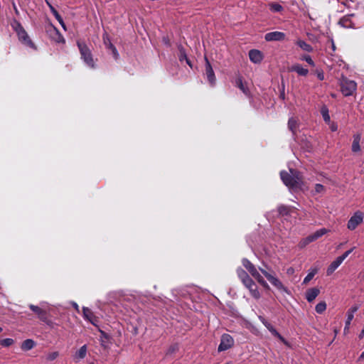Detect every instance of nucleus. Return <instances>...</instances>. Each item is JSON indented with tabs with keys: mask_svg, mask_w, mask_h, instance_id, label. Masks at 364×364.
<instances>
[{
	"mask_svg": "<svg viewBox=\"0 0 364 364\" xmlns=\"http://www.w3.org/2000/svg\"><path fill=\"white\" fill-rule=\"evenodd\" d=\"M280 175L284 183L291 189H301L304 184L303 176L297 170L290 168L282 171Z\"/></svg>",
	"mask_w": 364,
	"mask_h": 364,
	"instance_id": "1",
	"label": "nucleus"
},
{
	"mask_svg": "<svg viewBox=\"0 0 364 364\" xmlns=\"http://www.w3.org/2000/svg\"><path fill=\"white\" fill-rule=\"evenodd\" d=\"M329 232H330V230L326 228L319 229V230H316V232H314V233L309 235V236L301 239L298 243V247L300 249L305 248L311 242L316 240L317 239H318L319 237H322L323 235L328 233Z\"/></svg>",
	"mask_w": 364,
	"mask_h": 364,
	"instance_id": "2",
	"label": "nucleus"
},
{
	"mask_svg": "<svg viewBox=\"0 0 364 364\" xmlns=\"http://www.w3.org/2000/svg\"><path fill=\"white\" fill-rule=\"evenodd\" d=\"M364 220V213L360 210L355 211L347 222L346 228L349 231L355 230Z\"/></svg>",
	"mask_w": 364,
	"mask_h": 364,
	"instance_id": "3",
	"label": "nucleus"
},
{
	"mask_svg": "<svg viewBox=\"0 0 364 364\" xmlns=\"http://www.w3.org/2000/svg\"><path fill=\"white\" fill-rule=\"evenodd\" d=\"M244 266L262 287L267 289H269L267 283L264 280L253 264H252L249 261L245 260L244 262Z\"/></svg>",
	"mask_w": 364,
	"mask_h": 364,
	"instance_id": "4",
	"label": "nucleus"
},
{
	"mask_svg": "<svg viewBox=\"0 0 364 364\" xmlns=\"http://www.w3.org/2000/svg\"><path fill=\"white\" fill-rule=\"evenodd\" d=\"M341 92L346 96H350L356 90V83L354 81L343 78L341 83Z\"/></svg>",
	"mask_w": 364,
	"mask_h": 364,
	"instance_id": "5",
	"label": "nucleus"
},
{
	"mask_svg": "<svg viewBox=\"0 0 364 364\" xmlns=\"http://www.w3.org/2000/svg\"><path fill=\"white\" fill-rule=\"evenodd\" d=\"M262 272L264 275V277L271 282V284L273 286H274L277 289L285 292L286 294H289L288 289L282 284V282L278 278L268 273L265 270H262Z\"/></svg>",
	"mask_w": 364,
	"mask_h": 364,
	"instance_id": "6",
	"label": "nucleus"
},
{
	"mask_svg": "<svg viewBox=\"0 0 364 364\" xmlns=\"http://www.w3.org/2000/svg\"><path fill=\"white\" fill-rule=\"evenodd\" d=\"M234 346V339L229 334H223L221 337L220 343L218 346V352L227 350Z\"/></svg>",
	"mask_w": 364,
	"mask_h": 364,
	"instance_id": "7",
	"label": "nucleus"
},
{
	"mask_svg": "<svg viewBox=\"0 0 364 364\" xmlns=\"http://www.w3.org/2000/svg\"><path fill=\"white\" fill-rule=\"evenodd\" d=\"M250 60L255 64H260L264 58V53L258 49H252L248 53Z\"/></svg>",
	"mask_w": 364,
	"mask_h": 364,
	"instance_id": "8",
	"label": "nucleus"
},
{
	"mask_svg": "<svg viewBox=\"0 0 364 364\" xmlns=\"http://www.w3.org/2000/svg\"><path fill=\"white\" fill-rule=\"evenodd\" d=\"M15 29L21 41H22L24 43L30 46H33V44L32 41L30 40L27 33L19 23H16Z\"/></svg>",
	"mask_w": 364,
	"mask_h": 364,
	"instance_id": "9",
	"label": "nucleus"
},
{
	"mask_svg": "<svg viewBox=\"0 0 364 364\" xmlns=\"http://www.w3.org/2000/svg\"><path fill=\"white\" fill-rule=\"evenodd\" d=\"M243 282L245 286L250 289L252 295L255 298L259 299L260 297V294L257 289V285L247 275H246V277L243 279Z\"/></svg>",
	"mask_w": 364,
	"mask_h": 364,
	"instance_id": "10",
	"label": "nucleus"
},
{
	"mask_svg": "<svg viewBox=\"0 0 364 364\" xmlns=\"http://www.w3.org/2000/svg\"><path fill=\"white\" fill-rule=\"evenodd\" d=\"M262 323L266 328L276 337H277L284 345L289 346V343L284 339V338L272 326L271 323L267 321L264 318L259 317Z\"/></svg>",
	"mask_w": 364,
	"mask_h": 364,
	"instance_id": "11",
	"label": "nucleus"
},
{
	"mask_svg": "<svg viewBox=\"0 0 364 364\" xmlns=\"http://www.w3.org/2000/svg\"><path fill=\"white\" fill-rule=\"evenodd\" d=\"M286 35L283 32L280 31H274L267 33L264 36V39L267 42L270 41H282L285 39Z\"/></svg>",
	"mask_w": 364,
	"mask_h": 364,
	"instance_id": "12",
	"label": "nucleus"
},
{
	"mask_svg": "<svg viewBox=\"0 0 364 364\" xmlns=\"http://www.w3.org/2000/svg\"><path fill=\"white\" fill-rule=\"evenodd\" d=\"M205 70H206V74H207L208 79L211 84H214L215 81V73H214V71L211 66V64L206 57L205 58Z\"/></svg>",
	"mask_w": 364,
	"mask_h": 364,
	"instance_id": "13",
	"label": "nucleus"
},
{
	"mask_svg": "<svg viewBox=\"0 0 364 364\" xmlns=\"http://www.w3.org/2000/svg\"><path fill=\"white\" fill-rule=\"evenodd\" d=\"M320 290L317 287L309 289L305 294L306 299L309 302L313 301L319 294Z\"/></svg>",
	"mask_w": 364,
	"mask_h": 364,
	"instance_id": "14",
	"label": "nucleus"
},
{
	"mask_svg": "<svg viewBox=\"0 0 364 364\" xmlns=\"http://www.w3.org/2000/svg\"><path fill=\"white\" fill-rule=\"evenodd\" d=\"M361 139L360 134H356L353 135V139L352 142L351 149L354 153H358L361 151L360 141Z\"/></svg>",
	"mask_w": 364,
	"mask_h": 364,
	"instance_id": "15",
	"label": "nucleus"
},
{
	"mask_svg": "<svg viewBox=\"0 0 364 364\" xmlns=\"http://www.w3.org/2000/svg\"><path fill=\"white\" fill-rule=\"evenodd\" d=\"M343 262L342 258L338 257L334 261H333L328 267L326 274L328 276L331 275L335 270L341 265Z\"/></svg>",
	"mask_w": 364,
	"mask_h": 364,
	"instance_id": "16",
	"label": "nucleus"
},
{
	"mask_svg": "<svg viewBox=\"0 0 364 364\" xmlns=\"http://www.w3.org/2000/svg\"><path fill=\"white\" fill-rule=\"evenodd\" d=\"M30 308L32 311H33L35 313H36L41 319H42L43 321H45L48 325L50 326L52 324V321L46 320V312L43 309H41L40 307L34 305H31Z\"/></svg>",
	"mask_w": 364,
	"mask_h": 364,
	"instance_id": "17",
	"label": "nucleus"
},
{
	"mask_svg": "<svg viewBox=\"0 0 364 364\" xmlns=\"http://www.w3.org/2000/svg\"><path fill=\"white\" fill-rule=\"evenodd\" d=\"M79 46L81 54L84 57L85 60L87 62V64L92 67L94 65L93 60L89 50L85 46H81L80 45H79Z\"/></svg>",
	"mask_w": 364,
	"mask_h": 364,
	"instance_id": "18",
	"label": "nucleus"
},
{
	"mask_svg": "<svg viewBox=\"0 0 364 364\" xmlns=\"http://www.w3.org/2000/svg\"><path fill=\"white\" fill-rule=\"evenodd\" d=\"M291 71L296 72L299 75L306 76L309 73V70L299 64L292 65L290 69Z\"/></svg>",
	"mask_w": 364,
	"mask_h": 364,
	"instance_id": "19",
	"label": "nucleus"
},
{
	"mask_svg": "<svg viewBox=\"0 0 364 364\" xmlns=\"http://www.w3.org/2000/svg\"><path fill=\"white\" fill-rule=\"evenodd\" d=\"M35 345L36 343L33 340L26 339L21 343V348L23 350L27 351L31 350L35 346Z\"/></svg>",
	"mask_w": 364,
	"mask_h": 364,
	"instance_id": "20",
	"label": "nucleus"
},
{
	"mask_svg": "<svg viewBox=\"0 0 364 364\" xmlns=\"http://www.w3.org/2000/svg\"><path fill=\"white\" fill-rule=\"evenodd\" d=\"M296 44L301 49L304 51L311 52L313 50L312 47L309 44L306 43L304 41L298 40L296 41Z\"/></svg>",
	"mask_w": 364,
	"mask_h": 364,
	"instance_id": "21",
	"label": "nucleus"
},
{
	"mask_svg": "<svg viewBox=\"0 0 364 364\" xmlns=\"http://www.w3.org/2000/svg\"><path fill=\"white\" fill-rule=\"evenodd\" d=\"M321 113L322 114V117L326 122L329 123L331 118L330 115L328 114V109L326 105L322 106L321 109Z\"/></svg>",
	"mask_w": 364,
	"mask_h": 364,
	"instance_id": "22",
	"label": "nucleus"
},
{
	"mask_svg": "<svg viewBox=\"0 0 364 364\" xmlns=\"http://www.w3.org/2000/svg\"><path fill=\"white\" fill-rule=\"evenodd\" d=\"M60 356V353L58 351H51L46 354V360L48 362H52L58 359Z\"/></svg>",
	"mask_w": 364,
	"mask_h": 364,
	"instance_id": "23",
	"label": "nucleus"
},
{
	"mask_svg": "<svg viewBox=\"0 0 364 364\" xmlns=\"http://www.w3.org/2000/svg\"><path fill=\"white\" fill-rule=\"evenodd\" d=\"M317 272L318 269L316 268L312 269L311 272L304 279L303 284H307L313 279V277L317 273Z\"/></svg>",
	"mask_w": 364,
	"mask_h": 364,
	"instance_id": "24",
	"label": "nucleus"
},
{
	"mask_svg": "<svg viewBox=\"0 0 364 364\" xmlns=\"http://www.w3.org/2000/svg\"><path fill=\"white\" fill-rule=\"evenodd\" d=\"M298 126L297 120L295 118H290L288 121V127L292 132H294L295 129Z\"/></svg>",
	"mask_w": 364,
	"mask_h": 364,
	"instance_id": "25",
	"label": "nucleus"
},
{
	"mask_svg": "<svg viewBox=\"0 0 364 364\" xmlns=\"http://www.w3.org/2000/svg\"><path fill=\"white\" fill-rule=\"evenodd\" d=\"M87 353V347L86 346H82L77 352L76 357L79 359H82L85 357Z\"/></svg>",
	"mask_w": 364,
	"mask_h": 364,
	"instance_id": "26",
	"label": "nucleus"
},
{
	"mask_svg": "<svg viewBox=\"0 0 364 364\" xmlns=\"http://www.w3.org/2000/svg\"><path fill=\"white\" fill-rule=\"evenodd\" d=\"M326 309V304L324 301L319 302L316 306V311L318 314L323 313Z\"/></svg>",
	"mask_w": 364,
	"mask_h": 364,
	"instance_id": "27",
	"label": "nucleus"
},
{
	"mask_svg": "<svg viewBox=\"0 0 364 364\" xmlns=\"http://www.w3.org/2000/svg\"><path fill=\"white\" fill-rule=\"evenodd\" d=\"M278 211L282 216L288 215L290 213V208L289 207L282 205L279 208Z\"/></svg>",
	"mask_w": 364,
	"mask_h": 364,
	"instance_id": "28",
	"label": "nucleus"
},
{
	"mask_svg": "<svg viewBox=\"0 0 364 364\" xmlns=\"http://www.w3.org/2000/svg\"><path fill=\"white\" fill-rule=\"evenodd\" d=\"M314 191L316 194L323 193L326 191V188L321 183H316L314 186Z\"/></svg>",
	"mask_w": 364,
	"mask_h": 364,
	"instance_id": "29",
	"label": "nucleus"
},
{
	"mask_svg": "<svg viewBox=\"0 0 364 364\" xmlns=\"http://www.w3.org/2000/svg\"><path fill=\"white\" fill-rule=\"evenodd\" d=\"M0 344L3 346L9 347L14 344V340L11 338H5L0 341Z\"/></svg>",
	"mask_w": 364,
	"mask_h": 364,
	"instance_id": "30",
	"label": "nucleus"
},
{
	"mask_svg": "<svg viewBox=\"0 0 364 364\" xmlns=\"http://www.w3.org/2000/svg\"><path fill=\"white\" fill-rule=\"evenodd\" d=\"M270 9L271 10L277 12H280L282 11L283 8L282 6L277 3L271 4H270Z\"/></svg>",
	"mask_w": 364,
	"mask_h": 364,
	"instance_id": "31",
	"label": "nucleus"
},
{
	"mask_svg": "<svg viewBox=\"0 0 364 364\" xmlns=\"http://www.w3.org/2000/svg\"><path fill=\"white\" fill-rule=\"evenodd\" d=\"M53 15L55 16V17L56 18V19L58 20V21L60 23V25L62 26V27L63 28L64 30H66V26L63 22V18H61V16L59 15L58 12L56 11H55L54 13H53Z\"/></svg>",
	"mask_w": 364,
	"mask_h": 364,
	"instance_id": "32",
	"label": "nucleus"
},
{
	"mask_svg": "<svg viewBox=\"0 0 364 364\" xmlns=\"http://www.w3.org/2000/svg\"><path fill=\"white\" fill-rule=\"evenodd\" d=\"M237 84L238 85V87H240V89L245 93H246L247 90H246V88L243 85V82L242 81V79L241 78H238L237 80Z\"/></svg>",
	"mask_w": 364,
	"mask_h": 364,
	"instance_id": "33",
	"label": "nucleus"
},
{
	"mask_svg": "<svg viewBox=\"0 0 364 364\" xmlns=\"http://www.w3.org/2000/svg\"><path fill=\"white\" fill-rule=\"evenodd\" d=\"M179 60L181 61L185 60H188V57L184 51V50L183 48H181L180 49V56H179Z\"/></svg>",
	"mask_w": 364,
	"mask_h": 364,
	"instance_id": "34",
	"label": "nucleus"
},
{
	"mask_svg": "<svg viewBox=\"0 0 364 364\" xmlns=\"http://www.w3.org/2000/svg\"><path fill=\"white\" fill-rule=\"evenodd\" d=\"M302 59L306 60L312 67L315 66L314 61L312 60L311 58L309 55H304L302 57Z\"/></svg>",
	"mask_w": 364,
	"mask_h": 364,
	"instance_id": "35",
	"label": "nucleus"
},
{
	"mask_svg": "<svg viewBox=\"0 0 364 364\" xmlns=\"http://www.w3.org/2000/svg\"><path fill=\"white\" fill-rule=\"evenodd\" d=\"M353 250V248L345 252L342 255L339 256V257L342 258V260L343 261L352 252Z\"/></svg>",
	"mask_w": 364,
	"mask_h": 364,
	"instance_id": "36",
	"label": "nucleus"
},
{
	"mask_svg": "<svg viewBox=\"0 0 364 364\" xmlns=\"http://www.w3.org/2000/svg\"><path fill=\"white\" fill-rule=\"evenodd\" d=\"M353 311L348 314V319L346 321V326L345 329H346L348 328V326H349V324H350L351 320L353 319Z\"/></svg>",
	"mask_w": 364,
	"mask_h": 364,
	"instance_id": "37",
	"label": "nucleus"
},
{
	"mask_svg": "<svg viewBox=\"0 0 364 364\" xmlns=\"http://www.w3.org/2000/svg\"><path fill=\"white\" fill-rule=\"evenodd\" d=\"M83 314L84 316L89 320H90V315L91 314V312L89 309L87 308H83Z\"/></svg>",
	"mask_w": 364,
	"mask_h": 364,
	"instance_id": "38",
	"label": "nucleus"
},
{
	"mask_svg": "<svg viewBox=\"0 0 364 364\" xmlns=\"http://www.w3.org/2000/svg\"><path fill=\"white\" fill-rule=\"evenodd\" d=\"M295 273V269L292 267H289L287 269V274L289 276L293 275Z\"/></svg>",
	"mask_w": 364,
	"mask_h": 364,
	"instance_id": "39",
	"label": "nucleus"
},
{
	"mask_svg": "<svg viewBox=\"0 0 364 364\" xmlns=\"http://www.w3.org/2000/svg\"><path fill=\"white\" fill-rule=\"evenodd\" d=\"M317 77L321 80H323L324 79L323 73L322 72H320V71L317 72Z\"/></svg>",
	"mask_w": 364,
	"mask_h": 364,
	"instance_id": "40",
	"label": "nucleus"
},
{
	"mask_svg": "<svg viewBox=\"0 0 364 364\" xmlns=\"http://www.w3.org/2000/svg\"><path fill=\"white\" fill-rule=\"evenodd\" d=\"M337 129H338V127H337V125L336 124H331V131L335 132V131L337 130Z\"/></svg>",
	"mask_w": 364,
	"mask_h": 364,
	"instance_id": "41",
	"label": "nucleus"
},
{
	"mask_svg": "<svg viewBox=\"0 0 364 364\" xmlns=\"http://www.w3.org/2000/svg\"><path fill=\"white\" fill-rule=\"evenodd\" d=\"M47 4H48V6L50 7L52 13H54L55 11H56V9L48 1H47Z\"/></svg>",
	"mask_w": 364,
	"mask_h": 364,
	"instance_id": "42",
	"label": "nucleus"
},
{
	"mask_svg": "<svg viewBox=\"0 0 364 364\" xmlns=\"http://www.w3.org/2000/svg\"><path fill=\"white\" fill-rule=\"evenodd\" d=\"M47 4H48V6L50 7L52 13H54L55 11H56V9L48 1H47Z\"/></svg>",
	"mask_w": 364,
	"mask_h": 364,
	"instance_id": "43",
	"label": "nucleus"
},
{
	"mask_svg": "<svg viewBox=\"0 0 364 364\" xmlns=\"http://www.w3.org/2000/svg\"><path fill=\"white\" fill-rule=\"evenodd\" d=\"M57 41L58 42H62V43L65 42L64 38L61 36H59V38H58V39Z\"/></svg>",
	"mask_w": 364,
	"mask_h": 364,
	"instance_id": "44",
	"label": "nucleus"
},
{
	"mask_svg": "<svg viewBox=\"0 0 364 364\" xmlns=\"http://www.w3.org/2000/svg\"><path fill=\"white\" fill-rule=\"evenodd\" d=\"M100 333H102V335L105 337V338H107V335L102 331H100Z\"/></svg>",
	"mask_w": 364,
	"mask_h": 364,
	"instance_id": "45",
	"label": "nucleus"
},
{
	"mask_svg": "<svg viewBox=\"0 0 364 364\" xmlns=\"http://www.w3.org/2000/svg\"><path fill=\"white\" fill-rule=\"evenodd\" d=\"M186 63H188V65H189L190 68H192V63H191V61L188 59V60H186Z\"/></svg>",
	"mask_w": 364,
	"mask_h": 364,
	"instance_id": "46",
	"label": "nucleus"
},
{
	"mask_svg": "<svg viewBox=\"0 0 364 364\" xmlns=\"http://www.w3.org/2000/svg\"><path fill=\"white\" fill-rule=\"evenodd\" d=\"M280 97H281L282 99H284L285 95H284V92L281 93Z\"/></svg>",
	"mask_w": 364,
	"mask_h": 364,
	"instance_id": "47",
	"label": "nucleus"
},
{
	"mask_svg": "<svg viewBox=\"0 0 364 364\" xmlns=\"http://www.w3.org/2000/svg\"><path fill=\"white\" fill-rule=\"evenodd\" d=\"M360 358V359H364V351L362 353Z\"/></svg>",
	"mask_w": 364,
	"mask_h": 364,
	"instance_id": "48",
	"label": "nucleus"
},
{
	"mask_svg": "<svg viewBox=\"0 0 364 364\" xmlns=\"http://www.w3.org/2000/svg\"><path fill=\"white\" fill-rule=\"evenodd\" d=\"M73 306L76 309H78V306L77 304H76L75 303L73 304Z\"/></svg>",
	"mask_w": 364,
	"mask_h": 364,
	"instance_id": "49",
	"label": "nucleus"
},
{
	"mask_svg": "<svg viewBox=\"0 0 364 364\" xmlns=\"http://www.w3.org/2000/svg\"><path fill=\"white\" fill-rule=\"evenodd\" d=\"M332 48H333V50H336V46H335L333 43H332Z\"/></svg>",
	"mask_w": 364,
	"mask_h": 364,
	"instance_id": "50",
	"label": "nucleus"
},
{
	"mask_svg": "<svg viewBox=\"0 0 364 364\" xmlns=\"http://www.w3.org/2000/svg\"><path fill=\"white\" fill-rule=\"evenodd\" d=\"M334 333H335V334H337V333H338V330H337V329H335V330H334Z\"/></svg>",
	"mask_w": 364,
	"mask_h": 364,
	"instance_id": "51",
	"label": "nucleus"
},
{
	"mask_svg": "<svg viewBox=\"0 0 364 364\" xmlns=\"http://www.w3.org/2000/svg\"><path fill=\"white\" fill-rule=\"evenodd\" d=\"M115 51H116L115 48H113V52H114V53H115Z\"/></svg>",
	"mask_w": 364,
	"mask_h": 364,
	"instance_id": "52",
	"label": "nucleus"
},
{
	"mask_svg": "<svg viewBox=\"0 0 364 364\" xmlns=\"http://www.w3.org/2000/svg\"><path fill=\"white\" fill-rule=\"evenodd\" d=\"M2 331V328L0 327V333Z\"/></svg>",
	"mask_w": 364,
	"mask_h": 364,
	"instance_id": "53",
	"label": "nucleus"
}]
</instances>
